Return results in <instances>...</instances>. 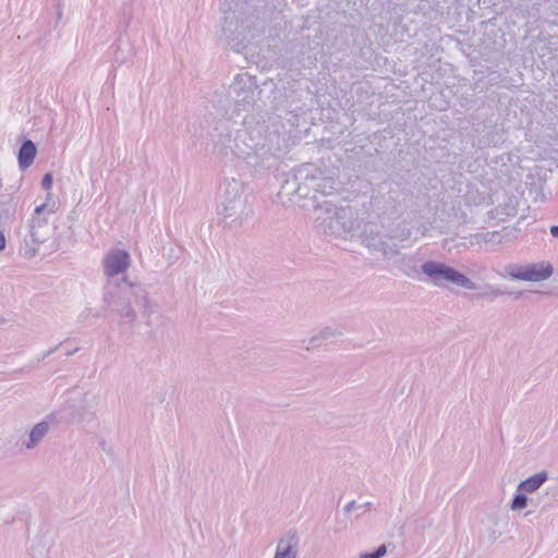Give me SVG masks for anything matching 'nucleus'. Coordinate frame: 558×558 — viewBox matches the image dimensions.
Listing matches in <instances>:
<instances>
[{
	"label": "nucleus",
	"instance_id": "1",
	"mask_svg": "<svg viewBox=\"0 0 558 558\" xmlns=\"http://www.w3.org/2000/svg\"><path fill=\"white\" fill-rule=\"evenodd\" d=\"M104 305L112 314L132 325L137 315L133 304L138 305L143 315L149 320L155 312L156 303L150 300L147 288L142 283L129 281L126 278L108 279L102 295Z\"/></svg>",
	"mask_w": 558,
	"mask_h": 558
},
{
	"label": "nucleus",
	"instance_id": "2",
	"mask_svg": "<svg viewBox=\"0 0 558 558\" xmlns=\"http://www.w3.org/2000/svg\"><path fill=\"white\" fill-rule=\"evenodd\" d=\"M221 39L232 51L241 53L244 50V1L222 0Z\"/></svg>",
	"mask_w": 558,
	"mask_h": 558
},
{
	"label": "nucleus",
	"instance_id": "3",
	"mask_svg": "<svg viewBox=\"0 0 558 558\" xmlns=\"http://www.w3.org/2000/svg\"><path fill=\"white\" fill-rule=\"evenodd\" d=\"M421 269L430 282L437 287L451 283L468 290L476 289V284L469 277L445 263L427 260L421 266Z\"/></svg>",
	"mask_w": 558,
	"mask_h": 558
},
{
	"label": "nucleus",
	"instance_id": "4",
	"mask_svg": "<svg viewBox=\"0 0 558 558\" xmlns=\"http://www.w3.org/2000/svg\"><path fill=\"white\" fill-rule=\"evenodd\" d=\"M244 189L241 174L238 178L229 175L225 172V180L221 184V210L219 214L223 215L225 218L231 217L235 214L238 204H240V197Z\"/></svg>",
	"mask_w": 558,
	"mask_h": 558
},
{
	"label": "nucleus",
	"instance_id": "5",
	"mask_svg": "<svg viewBox=\"0 0 558 558\" xmlns=\"http://www.w3.org/2000/svg\"><path fill=\"white\" fill-rule=\"evenodd\" d=\"M361 228L359 210L352 206L337 209L331 221H328V232L336 236H345L357 232Z\"/></svg>",
	"mask_w": 558,
	"mask_h": 558
},
{
	"label": "nucleus",
	"instance_id": "6",
	"mask_svg": "<svg viewBox=\"0 0 558 558\" xmlns=\"http://www.w3.org/2000/svg\"><path fill=\"white\" fill-rule=\"evenodd\" d=\"M316 166L313 163L302 165L296 169L291 179H287L281 186V193L299 198H305L313 191L310 183V175L315 174Z\"/></svg>",
	"mask_w": 558,
	"mask_h": 558
},
{
	"label": "nucleus",
	"instance_id": "7",
	"mask_svg": "<svg viewBox=\"0 0 558 558\" xmlns=\"http://www.w3.org/2000/svg\"><path fill=\"white\" fill-rule=\"evenodd\" d=\"M554 268L549 262L542 260L526 265L514 266L509 269L508 275L517 280L539 282L551 277Z\"/></svg>",
	"mask_w": 558,
	"mask_h": 558
},
{
	"label": "nucleus",
	"instance_id": "8",
	"mask_svg": "<svg viewBox=\"0 0 558 558\" xmlns=\"http://www.w3.org/2000/svg\"><path fill=\"white\" fill-rule=\"evenodd\" d=\"M50 231L51 229L46 217H32L28 234L25 238L26 253L32 256L35 255L39 245L49 238Z\"/></svg>",
	"mask_w": 558,
	"mask_h": 558
},
{
	"label": "nucleus",
	"instance_id": "9",
	"mask_svg": "<svg viewBox=\"0 0 558 558\" xmlns=\"http://www.w3.org/2000/svg\"><path fill=\"white\" fill-rule=\"evenodd\" d=\"M130 263V254L126 251L113 250L104 258V272L108 279H117L118 275L126 271Z\"/></svg>",
	"mask_w": 558,
	"mask_h": 558
},
{
	"label": "nucleus",
	"instance_id": "10",
	"mask_svg": "<svg viewBox=\"0 0 558 558\" xmlns=\"http://www.w3.org/2000/svg\"><path fill=\"white\" fill-rule=\"evenodd\" d=\"M313 201L315 203L313 209V220L315 223L322 228V230L327 233L328 232V221H331L335 215L337 214L338 207L332 204L330 201L323 199L319 201L316 195L313 196Z\"/></svg>",
	"mask_w": 558,
	"mask_h": 558
},
{
	"label": "nucleus",
	"instance_id": "11",
	"mask_svg": "<svg viewBox=\"0 0 558 558\" xmlns=\"http://www.w3.org/2000/svg\"><path fill=\"white\" fill-rule=\"evenodd\" d=\"M244 92V84L242 82V74L238 73L233 82L229 85L228 88V107L232 109V113L230 116V119L234 116H240V112L243 110V102L244 97H242V94Z\"/></svg>",
	"mask_w": 558,
	"mask_h": 558
},
{
	"label": "nucleus",
	"instance_id": "12",
	"mask_svg": "<svg viewBox=\"0 0 558 558\" xmlns=\"http://www.w3.org/2000/svg\"><path fill=\"white\" fill-rule=\"evenodd\" d=\"M310 183L313 192L320 193L323 196L331 194L336 190V181L331 175H325L324 171L316 167L315 174L310 175Z\"/></svg>",
	"mask_w": 558,
	"mask_h": 558
},
{
	"label": "nucleus",
	"instance_id": "13",
	"mask_svg": "<svg viewBox=\"0 0 558 558\" xmlns=\"http://www.w3.org/2000/svg\"><path fill=\"white\" fill-rule=\"evenodd\" d=\"M299 538L295 533L289 532L284 534L277 545L274 558H295V550Z\"/></svg>",
	"mask_w": 558,
	"mask_h": 558
},
{
	"label": "nucleus",
	"instance_id": "14",
	"mask_svg": "<svg viewBox=\"0 0 558 558\" xmlns=\"http://www.w3.org/2000/svg\"><path fill=\"white\" fill-rule=\"evenodd\" d=\"M37 147L31 140H25L17 153V161L21 170H26L34 162Z\"/></svg>",
	"mask_w": 558,
	"mask_h": 558
},
{
	"label": "nucleus",
	"instance_id": "15",
	"mask_svg": "<svg viewBox=\"0 0 558 558\" xmlns=\"http://www.w3.org/2000/svg\"><path fill=\"white\" fill-rule=\"evenodd\" d=\"M548 480V473L546 471H541L526 480L522 481L518 485V492H522L524 494H533L535 493L546 481Z\"/></svg>",
	"mask_w": 558,
	"mask_h": 558
},
{
	"label": "nucleus",
	"instance_id": "16",
	"mask_svg": "<svg viewBox=\"0 0 558 558\" xmlns=\"http://www.w3.org/2000/svg\"><path fill=\"white\" fill-rule=\"evenodd\" d=\"M49 432V423L41 421L37 423L29 432L28 440L23 442L26 449H34L46 437Z\"/></svg>",
	"mask_w": 558,
	"mask_h": 558
},
{
	"label": "nucleus",
	"instance_id": "17",
	"mask_svg": "<svg viewBox=\"0 0 558 558\" xmlns=\"http://www.w3.org/2000/svg\"><path fill=\"white\" fill-rule=\"evenodd\" d=\"M375 226H369L364 230L362 243L372 252H375L380 244L381 240L385 238L379 233V231L375 230Z\"/></svg>",
	"mask_w": 558,
	"mask_h": 558
},
{
	"label": "nucleus",
	"instance_id": "18",
	"mask_svg": "<svg viewBox=\"0 0 558 558\" xmlns=\"http://www.w3.org/2000/svg\"><path fill=\"white\" fill-rule=\"evenodd\" d=\"M242 143H243V141L240 138L239 131H236V135L234 136V138H231V135H228L226 143H223L225 149H226L225 155L228 156V154L230 151L231 155L240 163L241 158H242V153H243L242 147H241Z\"/></svg>",
	"mask_w": 558,
	"mask_h": 558
},
{
	"label": "nucleus",
	"instance_id": "19",
	"mask_svg": "<svg viewBox=\"0 0 558 558\" xmlns=\"http://www.w3.org/2000/svg\"><path fill=\"white\" fill-rule=\"evenodd\" d=\"M342 336V331L339 329H333L331 327H325L320 331H318L316 335L310 338L308 342L310 344H316L320 343L323 341H327L333 338H338Z\"/></svg>",
	"mask_w": 558,
	"mask_h": 558
},
{
	"label": "nucleus",
	"instance_id": "20",
	"mask_svg": "<svg viewBox=\"0 0 558 558\" xmlns=\"http://www.w3.org/2000/svg\"><path fill=\"white\" fill-rule=\"evenodd\" d=\"M375 253H380L386 258H391L399 253V248L396 243L389 242L386 236L381 240Z\"/></svg>",
	"mask_w": 558,
	"mask_h": 558
},
{
	"label": "nucleus",
	"instance_id": "21",
	"mask_svg": "<svg viewBox=\"0 0 558 558\" xmlns=\"http://www.w3.org/2000/svg\"><path fill=\"white\" fill-rule=\"evenodd\" d=\"M94 399L95 397H92V399H87V395L83 393V403H74L71 405V408H73L75 411V415L73 416V418L77 417L78 420H83L84 413L92 409V402L94 401Z\"/></svg>",
	"mask_w": 558,
	"mask_h": 558
},
{
	"label": "nucleus",
	"instance_id": "22",
	"mask_svg": "<svg viewBox=\"0 0 558 558\" xmlns=\"http://www.w3.org/2000/svg\"><path fill=\"white\" fill-rule=\"evenodd\" d=\"M527 497L526 494L519 492L514 495L512 502L510 505V509L512 511H519L524 509L527 506Z\"/></svg>",
	"mask_w": 558,
	"mask_h": 558
},
{
	"label": "nucleus",
	"instance_id": "23",
	"mask_svg": "<svg viewBox=\"0 0 558 558\" xmlns=\"http://www.w3.org/2000/svg\"><path fill=\"white\" fill-rule=\"evenodd\" d=\"M373 507V504L367 501V502H364V504H356L355 501H350L345 505L344 507V511L350 513L353 511L354 508H362V513L364 514L365 512L369 511Z\"/></svg>",
	"mask_w": 558,
	"mask_h": 558
},
{
	"label": "nucleus",
	"instance_id": "24",
	"mask_svg": "<svg viewBox=\"0 0 558 558\" xmlns=\"http://www.w3.org/2000/svg\"><path fill=\"white\" fill-rule=\"evenodd\" d=\"M387 548L385 545H380L374 553L362 554L359 558H381L386 555Z\"/></svg>",
	"mask_w": 558,
	"mask_h": 558
},
{
	"label": "nucleus",
	"instance_id": "25",
	"mask_svg": "<svg viewBox=\"0 0 558 558\" xmlns=\"http://www.w3.org/2000/svg\"><path fill=\"white\" fill-rule=\"evenodd\" d=\"M41 186L44 190H47L49 191L52 186V174L51 173H46L41 180Z\"/></svg>",
	"mask_w": 558,
	"mask_h": 558
},
{
	"label": "nucleus",
	"instance_id": "26",
	"mask_svg": "<svg viewBox=\"0 0 558 558\" xmlns=\"http://www.w3.org/2000/svg\"><path fill=\"white\" fill-rule=\"evenodd\" d=\"M45 209H46V204H41V205L37 206L35 208V213H34L33 217H41L40 215L44 213Z\"/></svg>",
	"mask_w": 558,
	"mask_h": 558
},
{
	"label": "nucleus",
	"instance_id": "27",
	"mask_svg": "<svg viewBox=\"0 0 558 558\" xmlns=\"http://www.w3.org/2000/svg\"><path fill=\"white\" fill-rule=\"evenodd\" d=\"M497 235L498 234L496 232H492V233L488 232V233L483 235V239H484L485 242L494 241Z\"/></svg>",
	"mask_w": 558,
	"mask_h": 558
},
{
	"label": "nucleus",
	"instance_id": "28",
	"mask_svg": "<svg viewBox=\"0 0 558 558\" xmlns=\"http://www.w3.org/2000/svg\"><path fill=\"white\" fill-rule=\"evenodd\" d=\"M488 289H489V293L488 294L492 295V296H499V295L502 294V292L499 289H497V288L489 287Z\"/></svg>",
	"mask_w": 558,
	"mask_h": 558
},
{
	"label": "nucleus",
	"instance_id": "29",
	"mask_svg": "<svg viewBox=\"0 0 558 558\" xmlns=\"http://www.w3.org/2000/svg\"><path fill=\"white\" fill-rule=\"evenodd\" d=\"M5 236H4V233L3 231L0 230V252L3 251L5 248Z\"/></svg>",
	"mask_w": 558,
	"mask_h": 558
},
{
	"label": "nucleus",
	"instance_id": "30",
	"mask_svg": "<svg viewBox=\"0 0 558 558\" xmlns=\"http://www.w3.org/2000/svg\"><path fill=\"white\" fill-rule=\"evenodd\" d=\"M550 234L554 236V238H558V226H553L550 228Z\"/></svg>",
	"mask_w": 558,
	"mask_h": 558
},
{
	"label": "nucleus",
	"instance_id": "31",
	"mask_svg": "<svg viewBox=\"0 0 558 558\" xmlns=\"http://www.w3.org/2000/svg\"><path fill=\"white\" fill-rule=\"evenodd\" d=\"M57 349H58V347H54V348H52V349L48 350V351L44 354L43 359H46V357H48L49 355H51V354H52Z\"/></svg>",
	"mask_w": 558,
	"mask_h": 558
},
{
	"label": "nucleus",
	"instance_id": "32",
	"mask_svg": "<svg viewBox=\"0 0 558 558\" xmlns=\"http://www.w3.org/2000/svg\"><path fill=\"white\" fill-rule=\"evenodd\" d=\"M353 511H357V517L362 515V508H354Z\"/></svg>",
	"mask_w": 558,
	"mask_h": 558
},
{
	"label": "nucleus",
	"instance_id": "33",
	"mask_svg": "<svg viewBox=\"0 0 558 558\" xmlns=\"http://www.w3.org/2000/svg\"><path fill=\"white\" fill-rule=\"evenodd\" d=\"M76 351H77V349H75V350H73V351H69V352H66V353H65V355L70 356V355H72V354H73L74 352H76Z\"/></svg>",
	"mask_w": 558,
	"mask_h": 558
},
{
	"label": "nucleus",
	"instance_id": "34",
	"mask_svg": "<svg viewBox=\"0 0 558 558\" xmlns=\"http://www.w3.org/2000/svg\"><path fill=\"white\" fill-rule=\"evenodd\" d=\"M2 322H3V319H2V318H0V324H1Z\"/></svg>",
	"mask_w": 558,
	"mask_h": 558
}]
</instances>
